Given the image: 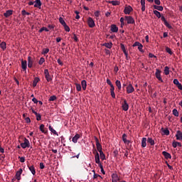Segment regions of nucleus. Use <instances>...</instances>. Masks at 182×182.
<instances>
[{
  "label": "nucleus",
  "mask_w": 182,
  "mask_h": 182,
  "mask_svg": "<svg viewBox=\"0 0 182 182\" xmlns=\"http://www.w3.org/2000/svg\"><path fill=\"white\" fill-rule=\"evenodd\" d=\"M155 77H156V79H158V80H159V82L164 83V81L161 78V70L156 69L155 73Z\"/></svg>",
  "instance_id": "f257e3e1"
},
{
  "label": "nucleus",
  "mask_w": 182,
  "mask_h": 182,
  "mask_svg": "<svg viewBox=\"0 0 182 182\" xmlns=\"http://www.w3.org/2000/svg\"><path fill=\"white\" fill-rule=\"evenodd\" d=\"M21 146L22 147V149H26V147H30L31 143L29 142V140L25 138L24 142L21 144Z\"/></svg>",
  "instance_id": "f03ea898"
},
{
  "label": "nucleus",
  "mask_w": 182,
  "mask_h": 182,
  "mask_svg": "<svg viewBox=\"0 0 182 182\" xmlns=\"http://www.w3.org/2000/svg\"><path fill=\"white\" fill-rule=\"evenodd\" d=\"M94 139L96 142V146H97V150L100 153L102 151V144H100V142H99V139L97 138V136H94Z\"/></svg>",
  "instance_id": "7ed1b4c3"
},
{
  "label": "nucleus",
  "mask_w": 182,
  "mask_h": 182,
  "mask_svg": "<svg viewBox=\"0 0 182 182\" xmlns=\"http://www.w3.org/2000/svg\"><path fill=\"white\" fill-rule=\"evenodd\" d=\"M87 24L90 28H95L96 26V24L95 23V21L92 17H89L87 18Z\"/></svg>",
  "instance_id": "20e7f679"
},
{
  "label": "nucleus",
  "mask_w": 182,
  "mask_h": 182,
  "mask_svg": "<svg viewBox=\"0 0 182 182\" xmlns=\"http://www.w3.org/2000/svg\"><path fill=\"white\" fill-rule=\"evenodd\" d=\"M122 110L124 112H127L129 110V104L126 100H124L123 102L122 103Z\"/></svg>",
  "instance_id": "39448f33"
},
{
  "label": "nucleus",
  "mask_w": 182,
  "mask_h": 182,
  "mask_svg": "<svg viewBox=\"0 0 182 182\" xmlns=\"http://www.w3.org/2000/svg\"><path fill=\"white\" fill-rule=\"evenodd\" d=\"M125 19H126L128 24L135 23L134 18H133V17H132L130 16H125Z\"/></svg>",
  "instance_id": "423d86ee"
},
{
  "label": "nucleus",
  "mask_w": 182,
  "mask_h": 182,
  "mask_svg": "<svg viewBox=\"0 0 182 182\" xmlns=\"http://www.w3.org/2000/svg\"><path fill=\"white\" fill-rule=\"evenodd\" d=\"M93 154H95V163H100V156H99V152L95 149L93 151Z\"/></svg>",
  "instance_id": "0eeeda50"
},
{
  "label": "nucleus",
  "mask_w": 182,
  "mask_h": 182,
  "mask_svg": "<svg viewBox=\"0 0 182 182\" xmlns=\"http://www.w3.org/2000/svg\"><path fill=\"white\" fill-rule=\"evenodd\" d=\"M133 92H134V87L132 84H129L127 87V93L129 95L130 93H133Z\"/></svg>",
  "instance_id": "6e6552de"
},
{
  "label": "nucleus",
  "mask_w": 182,
  "mask_h": 182,
  "mask_svg": "<svg viewBox=\"0 0 182 182\" xmlns=\"http://www.w3.org/2000/svg\"><path fill=\"white\" fill-rule=\"evenodd\" d=\"M132 11H133V8H132L130 6H128L124 8V13L125 15H130V12H132Z\"/></svg>",
  "instance_id": "1a4fd4ad"
},
{
  "label": "nucleus",
  "mask_w": 182,
  "mask_h": 182,
  "mask_svg": "<svg viewBox=\"0 0 182 182\" xmlns=\"http://www.w3.org/2000/svg\"><path fill=\"white\" fill-rule=\"evenodd\" d=\"M27 166L28 167V170H30L32 175L35 176V174H36V171L35 170V166H33V165L31 166L30 164H28Z\"/></svg>",
  "instance_id": "9d476101"
},
{
  "label": "nucleus",
  "mask_w": 182,
  "mask_h": 182,
  "mask_svg": "<svg viewBox=\"0 0 182 182\" xmlns=\"http://www.w3.org/2000/svg\"><path fill=\"white\" fill-rule=\"evenodd\" d=\"M21 68L23 70H26L28 68V62L26 60H21Z\"/></svg>",
  "instance_id": "9b49d317"
},
{
  "label": "nucleus",
  "mask_w": 182,
  "mask_h": 182,
  "mask_svg": "<svg viewBox=\"0 0 182 182\" xmlns=\"http://www.w3.org/2000/svg\"><path fill=\"white\" fill-rule=\"evenodd\" d=\"M34 4V8H38V9H41V6H42V2L41 0H36Z\"/></svg>",
  "instance_id": "f8f14e48"
},
{
  "label": "nucleus",
  "mask_w": 182,
  "mask_h": 182,
  "mask_svg": "<svg viewBox=\"0 0 182 182\" xmlns=\"http://www.w3.org/2000/svg\"><path fill=\"white\" fill-rule=\"evenodd\" d=\"M23 171L22 170V168H20V169L16 172V176H15L16 180H18V181L21 180V175L22 174V172H23Z\"/></svg>",
  "instance_id": "ddd939ff"
},
{
  "label": "nucleus",
  "mask_w": 182,
  "mask_h": 182,
  "mask_svg": "<svg viewBox=\"0 0 182 182\" xmlns=\"http://www.w3.org/2000/svg\"><path fill=\"white\" fill-rule=\"evenodd\" d=\"M33 66V60H32V57H28V68H31Z\"/></svg>",
  "instance_id": "4468645a"
},
{
  "label": "nucleus",
  "mask_w": 182,
  "mask_h": 182,
  "mask_svg": "<svg viewBox=\"0 0 182 182\" xmlns=\"http://www.w3.org/2000/svg\"><path fill=\"white\" fill-rule=\"evenodd\" d=\"M12 14H14V11H12V10H7L4 14V16H5V18H9V16H11V15H12Z\"/></svg>",
  "instance_id": "2eb2a0df"
},
{
  "label": "nucleus",
  "mask_w": 182,
  "mask_h": 182,
  "mask_svg": "<svg viewBox=\"0 0 182 182\" xmlns=\"http://www.w3.org/2000/svg\"><path fill=\"white\" fill-rule=\"evenodd\" d=\"M163 156L165 157V159H166V160H168V159H171V154H170V153L164 151L162 152Z\"/></svg>",
  "instance_id": "dca6fc26"
},
{
  "label": "nucleus",
  "mask_w": 182,
  "mask_h": 182,
  "mask_svg": "<svg viewBox=\"0 0 182 182\" xmlns=\"http://www.w3.org/2000/svg\"><path fill=\"white\" fill-rule=\"evenodd\" d=\"M79 139H80V134H76L72 139L73 143H77V140H79Z\"/></svg>",
  "instance_id": "f3484780"
},
{
  "label": "nucleus",
  "mask_w": 182,
  "mask_h": 182,
  "mask_svg": "<svg viewBox=\"0 0 182 182\" xmlns=\"http://www.w3.org/2000/svg\"><path fill=\"white\" fill-rule=\"evenodd\" d=\"M41 82V79L38 77H35L33 81V87H36V85Z\"/></svg>",
  "instance_id": "a211bd4d"
},
{
  "label": "nucleus",
  "mask_w": 182,
  "mask_h": 182,
  "mask_svg": "<svg viewBox=\"0 0 182 182\" xmlns=\"http://www.w3.org/2000/svg\"><path fill=\"white\" fill-rule=\"evenodd\" d=\"M111 31L112 32L117 33L119 31V28L117 27V26L112 24L111 26Z\"/></svg>",
  "instance_id": "6ab92c4d"
},
{
  "label": "nucleus",
  "mask_w": 182,
  "mask_h": 182,
  "mask_svg": "<svg viewBox=\"0 0 182 182\" xmlns=\"http://www.w3.org/2000/svg\"><path fill=\"white\" fill-rule=\"evenodd\" d=\"M127 137V135L126 134H123L122 135V140L125 144H129L130 143V141L127 140L126 139Z\"/></svg>",
  "instance_id": "aec40b11"
},
{
  "label": "nucleus",
  "mask_w": 182,
  "mask_h": 182,
  "mask_svg": "<svg viewBox=\"0 0 182 182\" xmlns=\"http://www.w3.org/2000/svg\"><path fill=\"white\" fill-rule=\"evenodd\" d=\"M177 146H178V147H181V143H180V142H178V141H173V143H172V146L174 148V149H176V147H177Z\"/></svg>",
  "instance_id": "412c9836"
},
{
  "label": "nucleus",
  "mask_w": 182,
  "mask_h": 182,
  "mask_svg": "<svg viewBox=\"0 0 182 182\" xmlns=\"http://www.w3.org/2000/svg\"><path fill=\"white\" fill-rule=\"evenodd\" d=\"M103 46H105V48H107V49H112V48L113 46V43H105L103 44Z\"/></svg>",
  "instance_id": "4be33fe9"
},
{
  "label": "nucleus",
  "mask_w": 182,
  "mask_h": 182,
  "mask_svg": "<svg viewBox=\"0 0 182 182\" xmlns=\"http://www.w3.org/2000/svg\"><path fill=\"white\" fill-rule=\"evenodd\" d=\"M115 85L119 90H122V83L120 82V80H117L115 82Z\"/></svg>",
  "instance_id": "5701e85b"
},
{
  "label": "nucleus",
  "mask_w": 182,
  "mask_h": 182,
  "mask_svg": "<svg viewBox=\"0 0 182 182\" xmlns=\"http://www.w3.org/2000/svg\"><path fill=\"white\" fill-rule=\"evenodd\" d=\"M81 85L82 87V90H85L86 89V87H87V83L86 82V80H82Z\"/></svg>",
  "instance_id": "b1692460"
},
{
  "label": "nucleus",
  "mask_w": 182,
  "mask_h": 182,
  "mask_svg": "<svg viewBox=\"0 0 182 182\" xmlns=\"http://www.w3.org/2000/svg\"><path fill=\"white\" fill-rule=\"evenodd\" d=\"M147 141V139L146 138H142L141 140V147L144 148L146 147V146H147V143L146 142Z\"/></svg>",
  "instance_id": "393cba45"
},
{
  "label": "nucleus",
  "mask_w": 182,
  "mask_h": 182,
  "mask_svg": "<svg viewBox=\"0 0 182 182\" xmlns=\"http://www.w3.org/2000/svg\"><path fill=\"white\" fill-rule=\"evenodd\" d=\"M48 129H49L50 132H51V133L55 134V136H59V134H58V133L56 132V130H55V129L52 127V126L50 125L49 127H48Z\"/></svg>",
  "instance_id": "a878e982"
},
{
  "label": "nucleus",
  "mask_w": 182,
  "mask_h": 182,
  "mask_svg": "<svg viewBox=\"0 0 182 182\" xmlns=\"http://www.w3.org/2000/svg\"><path fill=\"white\" fill-rule=\"evenodd\" d=\"M109 4H112L114 6H117V5H120V1H109Z\"/></svg>",
  "instance_id": "bb28decb"
},
{
  "label": "nucleus",
  "mask_w": 182,
  "mask_h": 182,
  "mask_svg": "<svg viewBox=\"0 0 182 182\" xmlns=\"http://www.w3.org/2000/svg\"><path fill=\"white\" fill-rule=\"evenodd\" d=\"M161 130L164 134H165L166 136H168V134H170V131H168V129L166 128L164 129V128H162Z\"/></svg>",
  "instance_id": "cd10ccee"
},
{
  "label": "nucleus",
  "mask_w": 182,
  "mask_h": 182,
  "mask_svg": "<svg viewBox=\"0 0 182 182\" xmlns=\"http://www.w3.org/2000/svg\"><path fill=\"white\" fill-rule=\"evenodd\" d=\"M0 48H1V49L3 50H5V49H6V43H5L4 41L2 43H0Z\"/></svg>",
  "instance_id": "c85d7f7f"
},
{
  "label": "nucleus",
  "mask_w": 182,
  "mask_h": 182,
  "mask_svg": "<svg viewBox=\"0 0 182 182\" xmlns=\"http://www.w3.org/2000/svg\"><path fill=\"white\" fill-rule=\"evenodd\" d=\"M39 129L42 133H46V131H45V125L43 124L40 125Z\"/></svg>",
  "instance_id": "c756f323"
},
{
  "label": "nucleus",
  "mask_w": 182,
  "mask_h": 182,
  "mask_svg": "<svg viewBox=\"0 0 182 182\" xmlns=\"http://www.w3.org/2000/svg\"><path fill=\"white\" fill-rule=\"evenodd\" d=\"M154 14L159 18H161V14L159 11H157V10L154 11Z\"/></svg>",
  "instance_id": "7c9ffc66"
},
{
  "label": "nucleus",
  "mask_w": 182,
  "mask_h": 182,
  "mask_svg": "<svg viewBox=\"0 0 182 182\" xmlns=\"http://www.w3.org/2000/svg\"><path fill=\"white\" fill-rule=\"evenodd\" d=\"M35 116H36V120H38V122L41 120L42 116L41 115V114H38V112H35Z\"/></svg>",
  "instance_id": "2f4dec72"
},
{
  "label": "nucleus",
  "mask_w": 182,
  "mask_h": 182,
  "mask_svg": "<svg viewBox=\"0 0 182 182\" xmlns=\"http://www.w3.org/2000/svg\"><path fill=\"white\" fill-rule=\"evenodd\" d=\"M153 6H154V9H157V11H161L164 9L163 6H161L154 5Z\"/></svg>",
  "instance_id": "473e14b6"
},
{
  "label": "nucleus",
  "mask_w": 182,
  "mask_h": 182,
  "mask_svg": "<svg viewBox=\"0 0 182 182\" xmlns=\"http://www.w3.org/2000/svg\"><path fill=\"white\" fill-rule=\"evenodd\" d=\"M164 74L165 75H170V68L167 66L164 68Z\"/></svg>",
  "instance_id": "72a5a7b5"
},
{
  "label": "nucleus",
  "mask_w": 182,
  "mask_h": 182,
  "mask_svg": "<svg viewBox=\"0 0 182 182\" xmlns=\"http://www.w3.org/2000/svg\"><path fill=\"white\" fill-rule=\"evenodd\" d=\"M100 157L101 160H105L106 159V156L103 153V151L100 152Z\"/></svg>",
  "instance_id": "f704fd0d"
},
{
  "label": "nucleus",
  "mask_w": 182,
  "mask_h": 182,
  "mask_svg": "<svg viewBox=\"0 0 182 182\" xmlns=\"http://www.w3.org/2000/svg\"><path fill=\"white\" fill-rule=\"evenodd\" d=\"M147 141L151 144V146H154V140H153V139L148 138Z\"/></svg>",
  "instance_id": "c9c22d12"
},
{
  "label": "nucleus",
  "mask_w": 182,
  "mask_h": 182,
  "mask_svg": "<svg viewBox=\"0 0 182 182\" xmlns=\"http://www.w3.org/2000/svg\"><path fill=\"white\" fill-rule=\"evenodd\" d=\"M172 113L173 116H176V117H178V111H177V109H173Z\"/></svg>",
  "instance_id": "e433bc0d"
},
{
  "label": "nucleus",
  "mask_w": 182,
  "mask_h": 182,
  "mask_svg": "<svg viewBox=\"0 0 182 182\" xmlns=\"http://www.w3.org/2000/svg\"><path fill=\"white\" fill-rule=\"evenodd\" d=\"M58 97L55 95L50 96L49 98V102H55Z\"/></svg>",
  "instance_id": "4c0bfd02"
},
{
  "label": "nucleus",
  "mask_w": 182,
  "mask_h": 182,
  "mask_svg": "<svg viewBox=\"0 0 182 182\" xmlns=\"http://www.w3.org/2000/svg\"><path fill=\"white\" fill-rule=\"evenodd\" d=\"M59 22L61 23V25H63V26L66 25V22H65V20H63V18L62 17H60Z\"/></svg>",
  "instance_id": "58836bf2"
},
{
  "label": "nucleus",
  "mask_w": 182,
  "mask_h": 182,
  "mask_svg": "<svg viewBox=\"0 0 182 182\" xmlns=\"http://www.w3.org/2000/svg\"><path fill=\"white\" fill-rule=\"evenodd\" d=\"M164 24L165 25V26H166V28H168V29H173V26H171V25H170V23H168V22L165 21V23H164Z\"/></svg>",
  "instance_id": "ea45409f"
},
{
  "label": "nucleus",
  "mask_w": 182,
  "mask_h": 182,
  "mask_svg": "<svg viewBox=\"0 0 182 182\" xmlns=\"http://www.w3.org/2000/svg\"><path fill=\"white\" fill-rule=\"evenodd\" d=\"M75 86L77 92H80V90H82V85H80V84H75Z\"/></svg>",
  "instance_id": "a19ab883"
},
{
  "label": "nucleus",
  "mask_w": 182,
  "mask_h": 182,
  "mask_svg": "<svg viewBox=\"0 0 182 182\" xmlns=\"http://www.w3.org/2000/svg\"><path fill=\"white\" fill-rule=\"evenodd\" d=\"M166 51L167 52V53H169V55H173V51H171V48L166 47Z\"/></svg>",
  "instance_id": "79ce46f5"
},
{
  "label": "nucleus",
  "mask_w": 182,
  "mask_h": 182,
  "mask_svg": "<svg viewBox=\"0 0 182 182\" xmlns=\"http://www.w3.org/2000/svg\"><path fill=\"white\" fill-rule=\"evenodd\" d=\"M112 178L114 180H119V176H117V173H112Z\"/></svg>",
  "instance_id": "37998d69"
},
{
  "label": "nucleus",
  "mask_w": 182,
  "mask_h": 182,
  "mask_svg": "<svg viewBox=\"0 0 182 182\" xmlns=\"http://www.w3.org/2000/svg\"><path fill=\"white\" fill-rule=\"evenodd\" d=\"M45 77H46L47 82H50V81H52V77H50V74H48V75H46Z\"/></svg>",
  "instance_id": "c03bdc74"
},
{
  "label": "nucleus",
  "mask_w": 182,
  "mask_h": 182,
  "mask_svg": "<svg viewBox=\"0 0 182 182\" xmlns=\"http://www.w3.org/2000/svg\"><path fill=\"white\" fill-rule=\"evenodd\" d=\"M64 28H65V31L66 32H70V28H69V26H68L67 24L64 25L63 26Z\"/></svg>",
  "instance_id": "a18cd8bd"
},
{
  "label": "nucleus",
  "mask_w": 182,
  "mask_h": 182,
  "mask_svg": "<svg viewBox=\"0 0 182 182\" xmlns=\"http://www.w3.org/2000/svg\"><path fill=\"white\" fill-rule=\"evenodd\" d=\"M43 55H46L47 53H49V48H44L43 49Z\"/></svg>",
  "instance_id": "49530a36"
},
{
  "label": "nucleus",
  "mask_w": 182,
  "mask_h": 182,
  "mask_svg": "<svg viewBox=\"0 0 182 182\" xmlns=\"http://www.w3.org/2000/svg\"><path fill=\"white\" fill-rule=\"evenodd\" d=\"M43 63H45V58H43V57H41V58H40V60L38 61V64H39V65H43Z\"/></svg>",
  "instance_id": "de8ad7c7"
},
{
  "label": "nucleus",
  "mask_w": 182,
  "mask_h": 182,
  "mask_svg": "<svg viewBox=\"0 0 182 182\" xmlns=\"http://www.w3.org/2000/svg\"><path fill=\"white\" fill-rule=\"evenodd\" d=\"M93 171V173H94V175H93V178H94V180H96V178H97L98 177H100V175L96 173L95 172V171Z\"/></svg>",
  "instance_id": "09e8293b"
},
{
  "label": "nucleus",
  "mask_w": 182,
  "mask_h": 182,
  "mask_svg": "<svg viewBox=\"0 0 182 182\" xmlns=\"http://www.w3.org/2000/svg\"><path fill=\"white\" fill-rule=\"evenodd\" d=\"M21 14L23 16H25V15H31V13L26 12V10H22Z\"/></svg>",
  "instance_id": "8fccbe9b"
},
{
  "label": "nucleus",
  "mask_w": 182,
  "mask_h": 182,
  "mask_svg": "<svg viewBox=\"0 0 182 182\" xmlns=\"http://www.w3.org/2000/svg\"><path fill=\"white\" fill-rule=\"evenodd\" d=\"M138 49H139V52H144L143 50V45L141 43L139 45Z\"/></svg>",
  "instance_id": "3c124183"
},
{
  "label": "nucleus",
  "mask_w": 182,
  "mask_h": 182,
  "mask_svg": "<svg viewBox=\"0 0 182 182\" xmlns=\"http://www.w3.org/2000/svg\"><path fill=\"white\" fill-rule=\"evenodd\" d=\"M120 23H121V26H124V18L122 17L120 18Z\"/></svg>",
  "instance_id": "603ef678"
},
{
  "label": "nucleus",
  "mask_w": 182,
  "mask_h": 182,
  "mask_svg": "<svg viewBox=\"0 0 182 182\" xmlns=\"http://www.w3.org/2000/svg\"><path fill=\"white\" fill-rule=\"evenodd\" d=\"M73 39H74L75 42H79V38L76 36V34L73 35Z\"/></svg>",
  "instance_id": "864d4df0"
},
{
  "label": "nucleus",
  "mask_w": 182,
  "mask_h": 182,
  "mask_svg": "<svg viewBox=\"0 0 182 182\" xmlns=\"http://www.w3.org/2000/svg\"><path fill=\"white\" fill-rule=\"evenodd\" d=\"M18 159H20L21 163H25V157L23 156H18Z\"/></svg>",
  "instance_id": "5fc2aeb1"
},
{
  "label": "nucleus",
  "mask_w": 182,
  "mask_h": 182,
  "mask_svg": "<svg viewBox=\"0 0 182 182\" xmlns=\"http://www.w3.org/2000/svg\"><path fill=\"white\" fill-rule=\"evenodd\" d=\"M111 96L113 99H116V94H114V91H110Z\"/></svg>",
  "instance_id": "6e6d98bb"
},
{
  "label": "nucleus",
  "mask_w": 182,
  "mask_h": 182,
  "mask_svg": "<svg viewBox=\"0 0 182 182\" xmlns=\"http://www.w3.org/2000/svg\"><path fill=\"white\" fill-rule=\"evenodd\" d=\"M44 75H45V76H48V75H50L48 69L44 70Z\"/></svg>",
  "instance_id": "4d7b16f0"
},
{
  "label": "nucleus",
  "mask_w": 182,
  "mask_h": 182,
  "mask_svg": "<svg viewBox=\"0 0 182 182\" xmlns=\"http://www.w3.org/2000/svg\"><path fill=\"white\" fill-rule=\"evenodd\" d=\"M141 43L139 41H136L134 44H133V47H136V46H139Z\"/></svg>",
  "instance_id": "13d9d810"
},
{
  "label": "nucleus",
  "mask_w": 182,
  "mask_h": 182,
  "mask_svg": "<svg viewBox=\"0 0 182 182\" xmlns=\"http://www.w3.org/2000/svg\"><path fill=\"white\" fill-rule=\"evenodd\" d=\"M40 168L41 170H43V168H45V165L43 162L40 163Z\"/></svg>",
  "instance_id": "bf43d9fd"
},
{
  "label": "nucleus",
  "mask_w": 182,
  "mask_h": 182,
  "mask_svg": "<svg viewBox=\"0 0 182 182\" xmlns=\"http://www.w3.org/2000/svg\"><path fill=\"white\" fill-rule=\"evenodd\" d=\"M57 62L58 65H60V66H63V63L62 62V60H60V59H58Z\"/></svg>",
  "instance_id": "052dcab7"
},
{
  "label": "nucleus",
  "mask_w": 182,
  "mask_h": 182,
  "mask_svg": "<svg viewBox=\"0 0 182 182\" xmlns=\"http://www.w3.org/2000/svg\"><path fill=\"white\" fill-rule=\"evenodd\" d=\"M180 83V82H178V80L177 79H174L173 80V84L176 85V86Z\"/></svg>",
  "instance_id": "680f3d73"
},
{
  "label": "nucleus",
  "mask_w": 182,
  "mask_h": 182,
  "mask_svg": "<svg viewBox=\"0 0 182 182\" xmlns=\"http://www.w3.org/2000/svg\"><path fill=\"white\" fill-rule=\"evenodd\" d=\"M114 72L115 73H117L119 72V67H117V65H116L114 68Z\"/></svg>",
  "instance_id": "e2e57ef3"
},
{
  "label": "nucleus",
  "mask_w": 182,
  "mask_h": 182,
  "mask_svg": "<svg viewBox=\"0 0 182 182\" xmlns=\"http://www.w3.org/2000/svg\"><path fill=\"white\" fill-rule=\"evenodd\" d=\"M154 4H156V5H160L161 1H160V0H154Z\"/></svg>",
  "instance_id": "0e129e2a"
},
{
  "label": "nucleus",
  "mask_w": 182,
  "mask_h": 182,
  "mask_svg": "<svg viewBox=\"0 0 182 182\" xmlns=\"http://www.w3.org/2000/svg\"><path fill=\"white\" fill-rule=\"evenodd\" d=\"M107 85H109V86L113 85V84L112 83V81H110V80L109 79H107Z\"/></svg>",
  "instance_id": "69168bd1"
},
{
  "label": "nucleus",
  "mask_w": 182,
  "mask_h": 182,
  "mask_svg": "<svg viewBox=\"0 0 182 182\" xmlns=\"http://www.w3.org/2000/svg\"><path fill=\"white\" fill-rule=\"evenodd\" d=\"M177 86V87H178V89H179V90H182V85H181V83H178V85H176Z\"/></svg>",
  "instance_id": "338daca9"
},
{
  "label": "nucleus",
  "mask_w": 182,
  "mask_h": 182,
  "mask_svg": "<svg viewBox=\"0 0 182 182\" xmlns=\"http://www.w3.org/2000/svg\"><path fill=\"white\" fill-rule=\"evenodd\" d=\"M25 120H26V123H31V118L26 117V118L25 119Z\"/></svg>",
  "instance_id": "774afa93"
}]
</instances>
